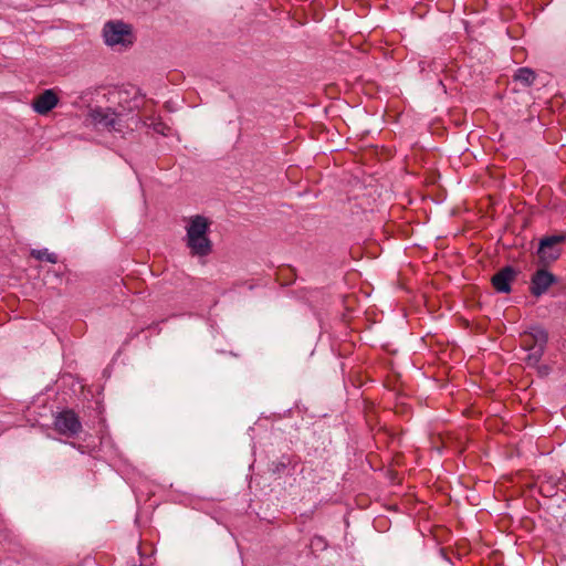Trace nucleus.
Segmentation results:
<instances>
[{
    "mask_svg": "<svg viewBox=\"0 0 566 566\" xmlns=\"http://www.w3.org/2000/svg\"><path fill=\"white\" fill-rule=\"evenodd\" d=\"M210 221L200 214L189 218L186 227V243L192 255L207 256L212 251V242L208 238Z\"/></svg>",
    "mask_w": 566,
    "mask_h": 566,
    "instance_id": "1",
    "label": "nucleus"
},
{
    "mask_svg": "<svg viewBox=\"0 0 566 566\" xmlns=\"http://www.w3.org/2000/svg\"><path fill=\"white\" fill-rule=\"evenodd\" d=\"M90 117L95 125L107 129L119 130V116L112 108H92Z\"/></svg>",
    "mask_w": 566,
    "mask_h": 566,
    "instance_id": "6",
    "label": "nucleus"
},
{
    "mask_svg": "<svg viewBox=\"0 0 566 566\" xmlns=\"http://www.w3.org/2000/svg\"><path fill=\"white\" fill-rule=\"evenodd\" d=\"M555 282L556 276L553 273L545 269H539L532 275L530 292L533 296L538 297L546 293Z\"/></svg>",
    "mask_w": 566,
    "mask_h": 566,
    "instance_id": "7",
    "label": "nucleus"
},
{
    "mask_svg": "<svg viewBox=\"0 0 566 566\" xmlns=\"http://www.w3.org/2000/svg\"><path fill=\"white\" fill-rule=\"evenodd\" d=\"M535 73L528 67H520L515 74L514 80L521 82L525 86H530L535 81Z\"/></svg>",
    "mask_w": 566,
    "mask_h": 566,
    "instance_id": "10",
    "label": "nucleus"
},
{
    "mask_svg": "<svg viewBox=\"0 0 566 566\" xmlns=\"http://www.w3.org/2000/svg\"><path fill=\"white\" fill-rule=\"evenodd\" d=\"M516 276L515 271L511 266H505L500 270L492 277L493 287L500 293H509L511 291V283Z\"/></svg>",
    "mask_w": 566,
    "mask_h": 566,
    "instance_id": "9",
    "label": "nucleus"
},
{
    "mask_svg": "<svg viewBox=\"0 0 566 566\" xmlns=\"http://www.w3.org/2000/svg\"><path fill=\"white\" fill-rule=\"evenodd\" d=\"M31 255L40 261H46L50 263H56L57 256L56 254L49 252L46 249L43 250H32Z\"/></svg>",
    "mask_w": 566,
    "mask_h": 566,
    "instance_id": "11",
    "label": "nucleus"
},
{
    "mask_svg": "<svg viewBox=\"0 0 566 566\" xmlns=\"http://www.w3.org/2000/svg\"><path fill=\"white\" fill-rule=\"evenodd\" d=\"M103 35L109 46L128 45L133 43V35L129 25L122 21H109L104 25Z\"/></svg>",
    "mask_w": 566,
    "mask_h": 566,
    "instance_id": "3",
    "label": "nucleus"
},
{
    "mask_svg": "<svg viewBox=\"0 0 566 566\" xmlns=\"http://www.w3.org/2000/svg\"><path fill=\"white\" fill-rule=\"evenodd\" d=\"M54 429L65 436V437H75L82 430V423L77 417V415L73 410H63L61 411L54 420Z\"/></svg>",
    "mask_w": 566,
    "mask_h": 566,
    "instance_id": "5",
    "label": "nucleus"
},
{
    "mask_svg": "<svg viewBox=\"0 0 566 566\" xmlns=\"http://www.w3.org/2000/svg\"><path fill=\"white\" fill-rule=\"evenodd\" d=\"M59 103V97L53 90H45L32 101V108L40 115H46Z\"/></svg>",
    "mask_w": 566,
    "mask_h": 566,
    "instance_id": "8",
    "label": "nucleus"
},
{
    "mask_svg": "<svg viewBox=\"0 0 566 566\" xmlns=\"http://www.w3.org/2000/svg\"><path fill=\"white\" fill-rule=\"evenodd\" d=\"M546 343L547 333L539 327H534L530 332L524 333L521 338L522 347L531 352L528 359H533L534 363L541 358Z\"/></svg>",
    "mask_w": 566,
    "mask_h": 566,
    "instance_id": "2",
    "label": "nucleus"
},
{
    "mask_svg": "<svg viewBox=\"0 0 566 566\" xmlns=\"http://www.w3.org/2000/svg\"><path fill=\"white\" fill-rule=\"evenodd\" d=\"M566 237L563 234L545 237L539 241L537 255L543 265H549L555 262L562 253L559 244L565 241Z\"/></svg>",
    "mask_w": 566,
    "mask_h": 566,
    "instance_id": "4",
    "label": "nucleus"
}]
</instances>
